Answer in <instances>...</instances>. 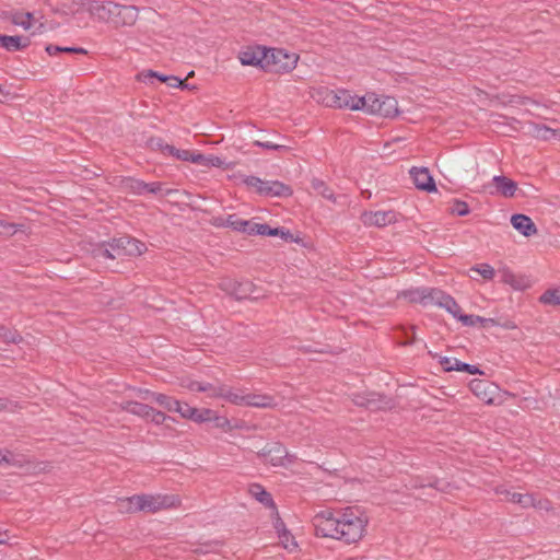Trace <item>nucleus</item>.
<instances>
[{
    "mask_svg": "<svg viewBox=\"0 0 560 560\" xmlns=\"http://www.w3.org/2000/svg\"><path fill=\"white\" fill-rule=\"evenodd\" d=\"M411 294L412 301H419L423 305H438L448 312L453 317L462 311L460 306L452 295L438 288H420L411 292Z\"/></svg>",
    "mask_w": 560,
    "mask_h": 560,
    "instance_id": "nucleus-1",
    "label": "nucleus"
},
{
    "mask_svg": "<svg viewBox=\"0 0 560 560\" xmlns=\"http://www.w3.org/2000/svg\"><path fill=\"white\" fill-rule=\"evenodd\" d=\"M366 520L358 515L351 508L339 513L340 539L346 544L359 541L365 530Z\"/></svg>",
    "mask_w": 560,
    "mask_h": 560,
    "instance_id": "nucleus-2",
    "label": "nucleus"
},
{
    "mask_svg": "<svg viewBox=\"0 0 560 560\" xmlns=\"http://www.w3.org/2000/svg\"><path fill=\"white\" fill-rule=\"evenodd\" d=\"M298 60L299 56L294 52H288L282 48H267L265 72L289 73L295 69Z\"/></svg>",
    "mask_w": 560,
    "mask_h": 560,
    "instance_id": "nucleus-3",
    "label": "nucleus"
},
{
    "mask_svg": "<svg viewBox=\"0 0 560 560\" xmlns=\"http://www.w3.org/2000/svg\"><path fill=\"white\" fill-rule=\"evenodd\" d=\"M247 187L255 188L256 192L264 197H290L293 195L291 186L280 180H264L257 176L249 175L243 179Z\"/></svg>",
    "mask_w": 560,
    "mask_h": 560,
    "instance_id": "nucleus-4",
    "label": "nucleus"
},
{
    "mask_svg": "<svg viewBox=\"0 0 560 560\" xmlns=\"http://www.w3.org/2000/svg\"><path fill=\"white\" fill-rule=\"evenodd\" d=\"M219 288L235 300H258L261 296L260 290L249 280H236L231 278L222 279Z\"/></svg>",
    "mask_w": 560,
    "mask_h": 560,
    "instance_id": "nucleus-5",
    "label": "nucleus"
},
{
    "mask_svg": "<svg viewBox=\"0 0 560 560\" xmlns=\"http://www.w3.org/2000/svg\"><path fill=\"white\" fill-rule=\"evenodd\" d=\"M315 534L320 537L340 539L339 515L330 511H322L313 517Z\"/></svg>",
    "mask_w": 560,
    "mask_h": 560,
    "instance_id": "nucleus-6",
    "label": "nucleus"
},
{
    "mask_svg": "<svg viewBox=\"0 0 560 560\" xmlns=\"http://www.w3.org/2000/svg\"><path fill=\"white\" fill-rule=\"evenodd\" d=\"M108 246L117 256H140L147 250V246L143 242L129 235L113 238L108 242Z\"/></svg>",
    "mask_w": 560,
    "mask_h": 560,
    "instance_id": "nucleus-7",
    "label": "nucleus"
},
{
    "mask_svg": "<svg viewBox=\"0 0 560 560\" xmlns=\"http://www.w3.org/2000/svg\"><path fill=\"white\" fill-rule=\"evenodd\" d=\"M257 455L262 458L266 463L271 464L272 466H283L285 465V459L291 464L294 460V456H290L287 452V448L280 442H270L267 443Z\"/></svg>",
    "mask_w": 560,
    "mask_h": 560,
    "instance_id": "nucleus-8",
    "label": "nucleus"
},
{
    "mask_svg": "<svg viewBox=\"0 0 560 560\" xmlns=\"http://www.w3.org/2000/svg\"><path fill=\"white\" fill-rule=\"evenodd\" d=\"M327 103L337 108H349L351 110H360L364 108V98L351 95L348 90L331 91L326 96Z\"/></svg>",
    "mask_w": 560,
    "mask_h": 560,
    "instance_id": "nucleus-9",
    "label": "nucleus"
},
{
    "mask_svg": "<svg viewBox=\"0 0 560 560\" xmlns=\"http://www.w3.org/2000/svg\"><path fill=\"white\" fill-rule=\"evenodd\" d=\"M469 388L480 400L487 405H497L500 397L499 386L487 380H472Z\"/></svg>",
    "mask_w": 560,
    "mask_h": 560,
    "instance_id": "nucleus-10",
    "label": "nucleus"
},
{
    "mask_svg": "<svg viewBox=\"0 0 560 560\" xmlns=\"http://www.w3.org/2000/svg\"><path fill=\"white\" fill-rule=\"evenodd\" d=\"M140 512L155 513L175 505L176 499L173 495L163 494H140Z\"/></svg>",
    "mask_w": 560,
    "mask_h": 560,
    "instance_id": "nucleus-11",
    "label": "nucleus"
},
{
    "mask_svg": "<svg viewBox=\"0 0 560 560\" xmlns=\"http://www.w3.org/2000/svg\"><path fill=\"white\" fill-rule=\"evenodd\" d=\"M267 56V47L264 46H248L246 49L240 51L238 59L243 66L258 67L265 71V59Z\"/></svg>",
    "mask_w": 560,
    "mask_h": 560,
    "instance_id": "nucleus-12",
    "label": "nucleus"
},
{
    "mask_svg": "<svg viewBox=\"0 0 560 560\" xmlns=\"http://www.w3.org/2000/svg\"><path fill=\"white\" fill-rule=\"evenodd\" d=\"M153 79H158L159 81L166 83L172 88H186L187 84L185 80L179 79L175 75H166L153 70H145L137 74V80L143 82L145 84L153 83Z\"/></svg>",
    "mask_w": 560,
    "mask_h": 560,
    "instance_id": "nucleus-13",
    "label": "nucleus"
},
{
    "mask_svg": "<svg viewBox=\"0 0 560 560\" xmlns=\"http://www.w3.org/2000/svg\"><path fill=\"white\" fill-rule=\"evenodd\" d=\"M409 174L418 189L427 192L436 191L435 182L428 168L413 166Z\"/></svg>",
    "mask_w": 560,
    "mask_h": 560,
    "instance_id": "nucleus-14",
    "label": "nucleus"
},
{
    "mask_svg": "<svg viewBox=\"0 0 560 560\" xmlns=\"http://www.w3.org/2000/svg\"><path fill=\"white\" fill-rule=\"evenodd\" d=\"M362 221L365 225L369 226H386L396 222V212L395 211H375V212H364L362 214Z\"/></svg>",
    "mask_w": 560,
    "mask_h": 560,
    "instance_id": "nucleus-15",
    "label": "nucleus"
},
{
    "mask_svg": "<svg viewBox=\"0 0 560 560\" xmlns=\"http://www.w3.org/2000/svg\"><path fill=\"white\" fill-rule=\"evenodd\" d=\"M497 275L500 278V282L511 285L515 290H524L529 287V279L525 276L515 275L508 267L498 269Z\"/></svg>",
    "mask_w": 560,
    "mask_h": 560,
    "instance_id": "nucleus-16",
    "label": "nucleus"
},
{
    "mask_svg": "<svg viewBox=\"0 0 560 560\" xmlns=\"http://www.w3.org/2000/svg\"><path fill=\"white\" fill-rule=\"evenodd\" d=\"M512 226L526 237L533 236L537 233V228L533 220L522 213L513 214L511 218Z\"/></svg>",
    "mask_w": 560,
    "mask_h": 560,
    "instance_id": "nucleus-17",
    "label": "nucleus"
},
{
    "mask_svg": "<svg viewBox=\"0 0 560 560\" xmlns=\"http://www.w3.org/2000/svg\"><path fill=\"white\" fill-rule=\"evenodd\" d=\"M492 185L495 188V192L505 198L514 197L517 190V183L504 175L494 176Z\"/></svg>",
    "mask_w": 560,
    "mask_h": 560,
    "instance_id": "nucleus-18",
    "label": "nucleus"
},
{
    "mask_svg": "<svg viewBox=\"0 0 560 560\" xmlns=\"http://www.w3.org/2000/svg\"><path fill=\"white\" fill-rule=\"evenodd\" d=\"M117 18L114 21L115 26H130L133 25L138 19V9L135 5L120 4Z\"/></svg>",
    "mask_w": 560,
    "mask_h": 560,
    "instance_id": "nucleus-19",
    "label": "nucleus"
},
{
    "mask_svg": "<svg viewBox=\"0 0 560 560\" xmlns=\"http://www.w3.org/2000/svg\"><path fill=\"white\" fill-rule=\"evenodd\" d=\"M366 397L369 398L368 409L371 411L385 410L393 407V400L386 395L371 392L366 393Z\"/></svg>",
    "mask_w": 560,
    "mask_h": 560,
    "instance_id": "nucleus-20",
    "label": "nucleus"
},
{
    "mask_svg": "<svg viewBox=\"0 0 560 560\" xmlns=\"http://www.w3.org/2000/svg\"><path fill=\"white\" fill-rule=\"evenodd\" d=\"M120 408L124 411H127L131 415L139 416V417L145 418V419H149L150 412H153V408L150 407L149 405L133 401V400H128V401L122 402L120 405Z\"/></svg>",
    "mask_w": 560,
    "mask_h": 560,
    "instance_id": "nucleus-21",
    "label": "nucleus"
},
{
    "mask_svg": "<svg viewBox=\"0 0 560 560\" xmlns=\"http://www.w3.org/2000/svg\"><path fill=\"white\" fill-rule=\"evenodd\" d=\"M213 395H218V397L224 398L225 400L234 405L245 406L246 395L233 392L230 387L225 385L218 386V389Z\"/></svg>",
    "mask_w": 560,
    "mask_h": 560,
    "instance_id": "nucleus-22",
    "label": "nucleus"
},
{
    "mask_svg": "<svg viewBox=\"0 0 560 560\" xmlns=\"http://www.w3.org/2000/svg\"><path fill=\"white\" fill-rule=\"evenodd\" d=\"M256 230L254 232L257 233V235H266V236H281L285 241H291L292 234L289 230H285L283 228H271L267 223H261L259 226H255Z\"/></svg>",
    "mask_w": 560,
    "mask_h": 560,
    "instance_id": "nucleus-23",
    "label": "nucleus"
},
{
    "mask_svg": "<svg viewBox=\"0 0 560 560\" xmlns=\"http://www.w3.org/2000/svg\"><path fill=\"white\" fill-rule=\"evenodd\" d=\"M245 406L270 408L275 406V398L269 395L246 394Z\"/></svg>",
    "mask_w": 560,
    "mask_h": 560,
    "instance_id": "nucleus-24",
    "label": "nucleus"
},
{
    "mask_svg": "<svg viewBox=\"0 0 560 560\" xmlns=\"http://www.w3.org/2000/svg\"><path fill=\"white\" fill-rule=\"evenodd\" d=\"M376 115L395 117L398 115L397 101L393 96H382V105L376 109Z\"/></svg>",
    "mask_w": 560,
    "mask_h": 560,
    "instance_id": "nucleus-25",
    "label": "nucleus"
},
{
    "mask_svg": "<svg viewBox=\"0 0 560 560\" xmlns=\"http://www.w3.org/2000/svg\"><path fill=\"white\" fill-rule=\"evenodd\" d=\"M89 11L93 16L97 18L100 21L108 23V19H110L108 1H91L89 4Z\"/></svg>",
    "mask_w": 560,
    "mask_h": 560,
    "instance_id": "nucleus-26",
    "label": "nucleus"
},
{
    "mask_svg": "<svg viewBox=\"0 0 560 560\" xmlns=\"http://www.w3.org/2000/svg\"><path fill=\"white\" fill-rule=\"evenodd\" d=\"M250 494L267 508H276L272 495L258 483H254L249 488Z\"/></svg>",
    "mask_w": 560,
    "mask_h": 560,
    "instance_id": "nucleus-27",
    "label": "nucleus"
},
{
    "mask_svg": "<svg viewBox=\"0 0 560 560\" xmlns=\"http://www.w3.org/2000/svg\"><path fill=\"white\" fill-rule=\"evenodd\" d=\"M118 509L122 513H137L140 512V494H135L127 498H120L117 501Z\"/></svg>",
    "mask_w": 560,
    "mask_h": 560,
    "instance_id": "nucleus-28",
    "label": "nucleus"
},
{
    "mask_svg": "<svg viewBox=\"0 0 560 560\" xmlns=\"http://www.w3.org/2000/svg\"><path fill=\"white\" fill-rule=\"evenodd\" d=\"M311 186L323 198L334 203L337 202V198L334 190L330 187H328V185L324 180L319 178H313L311 182Z\"/></svg>",
    "mask_w": 560,
    "mask_h": 560,
    "instance_id": "nucleus-29",
    "label": "nucleus"
},
{
    "mask_svg": "<svg viewBox=\"0 0 560 560\" xmlns=\"http://www.w3.org/2000/svg\"><path fill=\"white\" fill-rule=\"evenodd\" d=\"M23 340V337L20 335V332L14 329L7 326H0V343H3L5 346L11 343H20Z\"/></svg>",
    "mask_w": 560,
    "mask_h": 560,
    "instance_id": "nucleus-30",
    "label": "nucleus"
},
{
    "mask_svg": "<svg viewBox=\"0 0 560 560\" xmlns=\"http://www.w3.org/2000/svg\"><path fill=\"white\" fill-rule=\"evenodd\" d=\"M33 19H34V14L32 12L14 11V12H11V15H10V20L14 25L21 26L26 31L32 27Z\"/></svg>",
    "mask_w": 560,
    "mask_h": 560,
    "instance_id": "nucleus-31",
    "label": "nucleus"
},
{
    "mask_svg": "<svg viewBox=\"0 0 560 560\" xmlns=\"http://www.w3.org/2000/svg\"><path fill=\"white\" fill-rule=\"evenodd\" d=\"M0 47L4 48L7 51L23 50V46L21 45V36L0 34Z\"/></svg>",
    "mask_w": 560,
    "mask_h": 560,
    "instance_id": "nucleus-32",
    "label": "nucleus"
},
{
    "mask_svg": "<svg viewBox=\"0 0 560 560\" xmlns=\"http://www.w3.org/2000/svg\"><path fill=\"white\" fill-rule=\"evenodd\" d=\"M506 498L510 502L520 504L522 508L535 506V500L529 493H517V492H508Z\"/></svg>",
    "mask_w": 560,
    "mask_h": 560,
    "instance_id": "nucleus-33",
    "label": "nucleus"
},
{
    "mask_svg": "<svg viewBox=\"0 0 560 560\" xmlns=\"http://www.w3.org/2000/svg\"><path fill=\"white\" fill-rule=\"evenodd\" d=\"M45 50L49 56H55L59 52L81 54V55L88 54V50L82 47H67V46H58V45H52V44H48L45 47Z\"/></svg>",
    "mask_w": 560,
    "mask_h": 560,
    "instance_id": "nucleus-34",
    "label": "nucleus"
},
{
    "mask_svg": "<svg viewBox=\"0 0 560 560\" xmlns=\"http://www.w3.org/2000/svg\"><path fill=\"white\" fill-rule=\"evenodd\" d=\"M247 220H243L237 217V214H229L224 223H218L217 226L231 228L234 231L241 232V230H245L247 226Z\"/></svg>",
    "mask_w": 560,
    "mask_h": 560,
    "instance_id": "nucleus-35",
    "label": "nucleus"
},
{
    "mask_svg": "<svg viewBox=\"0 0 560 560\" xmlns=\"http://www.w3.org/2000/svg\"><path fill=\"white\" fill-rule=\"evenodd\" d=\"M153 400L158 405H160L161 407H163L164 409H166L167 411H171V412H174V410L178 406L177 399H175L168 395L161 394V393L153 395Z\"/></svg>",
    "mask_w": 560,
    "mask_h": 560,
    "instance_id": "nucleus-36",
    "label": "nucleus"
},
{
    "mask_svg": "<svg viewBox=\"0 0 560 560\" xmlns=\"http://www.w3.org/2000/svg\"><path fill=\"white\" fill-rule=\"evenodd\" d=\"M542 304L560 305V288L546 290L539 298Z\"/></svg>",
    "mask_w": 560,
    "mask_h": 560,
    "instance_id": "nucleus-37",
    "label": "nucleus"
},
{
    "mask_svg": "<svg viewBox=\"0 0 560 560\" xmlns=\"http://www.w3.org/2000/svg\"><path fill=\"white\" fill-rule=\"evenodd\" d=\"M188 388L192 392L209 393L210 397H218V395H213L217 392L218 386H214L210 383H201L198 381H192L188 385Z\"/></svg>",
    "mask_w": 560,
    "mask_h": 560,
    "instance_id": "nucleus-38",
    "label": "nucleus"
},
{
    "mask_svg": "<svg viewBox=\"0 0 560 560\" xmlns=\"http://www.w3.org/2000/svg\"><path fill=\"white\" fill-rule=\"evenodd\" d=\"M125 187L132 194L143 195L145 194L147 183L141 179L128 177L125 180Z\"/></svg>",
    "mask_w": 560,
    "mask_h": 560,
    "instance_id": "nucleus-39",
    "label": "nucleus"
},
{
    "mask_svg": "<svg viewBox=\"0 0 560 560\" xmlns=\"http://www.w3.org/2000/svg\"><path fill=\"white\" fill-rule=\"evenodd\" d=\"M470 271L479 273L485 280H492L495 276L498 270L495 271L492 266L489 264H478L470 268Z\"/></svg>",
    "mask_w": 560,
    "mask_h": 560,
    "instance_id": "nucleus-40",
    "label": "nucleus"
},
{
    "mask_svg": "<svg viewBox=\"0 0 560 560\" xmlns=\"http://www.w3.org/2000/svg\"><path fill=\"white\" fill-rule=\"evenodd\" d=\"M361 98H364V110H366L370 114H376V109L380 105H382V96H377L376 94H366L365 96H362Z\"/></svg>",
    "mask_w": 560,
    "mask_h": 560,
    "instance_id": "nucleus-41",
    "label": "nucleus"
},
{
    "mask_svg": "<svg viewBox=\"0 0 560 560\" xmlns=\"http://www.w3.org/2000/svg\"><path fill=\"white\" fill-rule=\"evenodd\" d=\"M2 457H4L3 464L14 466V467H23L26 464V460L23 456L15 455L13 452L9 450H2Z\"/></svg>",
    "mask_w": 560,
    "mask_h": 560,
    "instance_id": "nucleus-42",
    "label": "nucleus"
},
{
    "mask_svg": "<svg viewBox=\"0 0 560 560\" xmlns=\"http://www.w3.org/2000/svg\"><path fill=\"white\" fill-rule=\"evenodd\" d=\"M450 212L454 215L465 217L469 214L470 208L467 202L455 199L450 208Z\"/></svg>",
    "mask_w": 560,
    "mask_h": 560,
    "instance_id": "nucleus-43",
    "label": "nucleus"
},
{
    "mask_svg": "<svg viewBox=\"0 0 560 560\" xmlns=\"http://www.w3.org/2000/svg\"><path fill=\"white\" fill-rule=\"evenodd\" d=\"M253 144L255 147H259V148H262V149H266V150H275V151H280V152H289L290 151V147L284 145V144L273 143L271 141H259V140H256V141L253 142Z\"/></svg>",
    "mask_w": 560,
    "mask_h": 560,
    "instance_id": "nucleus-44",
    "label": "nucleus"
},
{
    "mask_svg": "<svg viewBox=\"0 0 560 560\" xmlns=\"http://www.w3.org/2000/svg\"><path fill=\"white\" fill-rule=\"evenodd\" d=\"M457 372H466L468 374H482L483 372L477 365L468 364L459 360H455L454 368Z\"/></svg>",
    "mask_w": 560,
    "mask_h": 560,
    "instance_id": "nucleus-45",
    "label": "nucleus"
},
{
    "mask_svg": "<svg viewBox=\"0 0 560 560\" xmlns=\"http://www.w3.org/2000/svg\"><path fill=\"white\" fill-rule=\"evenodd\" d=\"M195 407H190L186 402H180L178 400V406L174 410V412H178L183 418L185 419H191L194 416H196Z\"/></svg>",
    "mask_w": 560,
    "mask_h": 560,
    "instance_id": "nucleus-46",
    "label": "nucleus"
},
{
    "mask_svg": "<svg viewBox=\"0 0 560 560\" xmlns=\"http://www.w3.org/2000/svg\"><path fill=\"white\" fill-rule=\"evenodd\" d=\"M536 136L544 140H549L556 137L557 131L545 126V125H536L535 126Z\"/></svg>",
    "mask_w": 560,
    "mask_h": 560,
    "instance_id": "nucleus-47",
    "label": "nucleus"
},
{
    "mask_svg": "<svg viewBox=\"0 0 560 560\" xmlns=\"http://www.w3.org/2000/svg\"><path fill=\"white\" fill-rule=\"evenodd\" d=\"M454 318L458 319L464 326L467 327H474L478 324V320H480L479 315H466L462 314V311L458 312Z\"/></svg>",
    "mask_w": 560,
    "mask_h": 560,
    "instance_id": "nucleus-48",
    "label": "nucleus"
},
{
    "mask_svg": "<svg viewBox=\"0 0 560 560\" xmlns=\"http://www.w3.org/2000/svg\"><path fill=\"white\" fill-rule=\"evenodd\" d=\"M196 416H194L190 420L202 423L210 421L212 419L213 411L211 409H195Z\"/></svg>",
    "mask_w": 560,
    "mask_h": 560,
    "instance_id": "nucleus-49",
    "label": "nucleus"
},
{
    "mask_svg": "<svg viewBox=\"0 0 560 560\" xmlns=\"http://www.w3.org/2000/svg\"><path fill=\"white\" fill-rule=\"evenodd\" d=\"M16 226L18 225L12 222L0 219V235L12 236L18 231Z\"/></svg>",
    "mask_w": 560,
    "mask_h": 560,
    "instance_id": "nucleus-50",
    "label": "nucleus"
},
{
    "mask_svg": "<svg viewBox=\"0 0 560 560\" xmlns=\"http://www.w3.org/2000/svg\"><path fill=\"white\" fill-rule=\"evenodd\" d=\"M279 538L283 547L290 551L298 547L294 537L289 530L280 534Z\"/></svg>",
    "mask_w": 560,
    "mask_h": 560,
    "instance_id": "nucleus-51",
    "label": "nucleus"
},
{
    "mask_svg": "<svg viewBox=\"0 0 560 560\" xmlns=\"http://www.w3.org/2000/svg\"><path fill=\"white\" fill-rule=\"evenodd\" d=\"M149 419H151V421L154 422L155 424H162L166 420L175 421V419L173 417H170L162 411L155 410L154 408H153V412H150Z\"/></svg>",
    "mask_w": 560,
    "mask_h": 560,
    "instance_id": "nucleus-52",
    "label": "nucleus"
},
{
    "mask_svg": "<svg viewBox=\"0 0 560 560\" xmlns=\"http://www.w3.org/2000/svg\"><path fill=\"white\" fill-rule=\"evenodd\" d=\"M147 145L153 151H160L161 153H163L165 142L160 137H151L147 141Z\"/></svg>",
    "mask_w": 560,
    "mask_h": 560,
    "instance_id": "nucleus-53",
    "label": "nucleus"
},
{
    "mask_svg": "<svg viewBox=\"0 0 560 560\" xmlns=\"http://www.w3.org/2000/svg\"><path fill=\"white\" fill-rule=\"evenodd\" d=\"M455 360V358L440 357L439 362L445 372H452L455 371V369H453Z\"/></svg>",
    "mask_w": 560,
    "mask_h": 560,
    "instance_id": "nucleus-54",
    "label": "nucleus"
},
{
    "mask_svg": "<svg viewBox=\"0 0 560 560\" xmlns=\"http://www.w3.org/2000/svg\"><path fill=\"white\" fill-rule=\"evenodd\" d=\"M145 192L151 195H159L162 192V183L153 182L147 183Z\"/></svg>",
    "mask_w": 560,
    "mask_h": 560,
    "instance_id": "nucleus-55",
    "label": "nucleus"
},
{
    "mask_svg": "<svg viewBox=\"0 0 560 560\" xmlns=\"http://www.w3.org/2000/svg\"><path fill=\"white\" fill-rule=\"evenodd\" d=\"M120 7V3H117V2H113V1H108V9H109V14H110V19H108V23H114L115 19L117 18V11Z\"/></svg>",
    "mask_w": 560,
    "mask_h": 560,
    "instance_id": "nucleus-56",
    "label": "nucleus"
},
{
    "mask_svg": "<svg viewBox=\"0 0 560 560\" xmlns=\"http://www.w3.org/2000/svg\"><path fill=\"white\" fill-rule=\"evenodd\" d=\"M353 402L359 407H364L368 409L369 398L366 397V393L354 395Z\"/></svg>",
    "mask_w": 560,
    "mask_h": 560,
    "instance_id": "nucleus-57",
    "label": "nucleus"
},
{
    "mask_svg": "<svg viewBox=\"0 0 560 560\" xmlns=\"http://www.w3.org/2000/svg\"><path fill=\"white\" fill-rule=\"evenodd\" d=\"M273 527L278 533V536L282 533L288 532L284 522L279 516L275 520Z\"/></svg>",
    "mask_w": 560,
    "mask_h": 560,
    "instance_id": "nucleus-58",
    "label": "nucleus"
},
{
    "mask_svg": "<svg viewBox=\"0 0 560 560\" xmlns=\"http://www.w3.org/2000/svg\"><path fill=\"white\" fill-rule=\"evenodd\" d=\"M478 324H480L483 328H488L495 326L498 323L494 318H487L480 316V320H478Z\"/></svg>",
    "mask_w": 560,
    "mask_h": 560,
    "instance_id": "nucleus-59",
    "label": "nucleus"
},
{
    "mask_svg": "<svg viewBox=\"0 0 560 560\" xmlns=\"http://www.w3.org/2000/svg\"><path fill=\"white\" fill-rule=\"evenodd\" d=\"M247 224L248 225L245 226V230H241V232L246 233L248 235H257V233L253 232V231H255L256 230L255 226H259L260 223H254V222L247 220Z\"/></svg>",
    "mask_w": 560,
    "mask_h": 560,
    "instance_id": "nucleus-60",
    "label": "nucleus"
},
{
    "mask_svg": "<svg viewBox=\"0 0 560 560\" xmlns=\"http://www.w3.org/2000/svg\"><path fill=\"white\" fill-rule=\"evenodd\" d=\"M97 256L98 257H103V258H107V259L116 258V255L112 253L110 247L109 248H100Z\"/></svg>",
    "mask_w": 560,
    "mask_h": 560,
    "instance_id": "nucleus-61",
    "label": "nucleus"
},
{
    "mask_svg": "<svg viewBox=\"0 0 560 560\" xmlns=\"http://www.w3.org/2000/svg\"><path fill=\"white\" fill-rule=\"evenodd\" d=\"M175 158L179 161H189L191 158V152L178 149V153H176Z\"/></svg>",
    "mask_w": 560,
    "mask_h": 560,
    "instance_id": "nucleus-62",
    "label": "nucleus"
},
{
    "mask_svg": "<svg viewBox=\"0 0 560 560\" xmlns=\"http://www.w3.org/2000/svg\"><path fill=\"white\" fill-rule=\"evenodd\" d=\"M176 153H178V149H176L174 145L165 143L162 154L175 158Z\"/></svg>",
    "mask_w": 560,
    "mask_h": 560,
    "instance_id": "nucleus-63",
    "label": "nucleus"
},
{
    "mask_svg": "<svg viewBox=\"0 0 560 560\" xmlns=\"http://www.w3.org/2000/svg\"><path fill=\"white\" fill-rule=\"evenodd\" d=\"M139 392V395L142 399L147 400V399H152L153 400V395H156L158 393H154V392H151L149 389H138Z\"/></svg>",
    "mask_w": 560,
    "mask_h": 560,
    "instance_id": "nucleus-64",
    "label": "nucleus"
}]
</instances>
